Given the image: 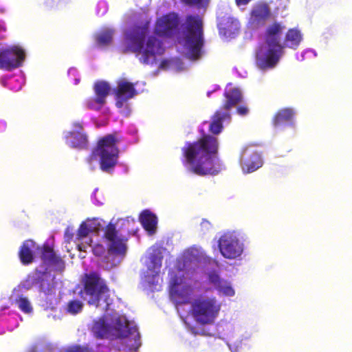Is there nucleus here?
<instances>
[{"mask_svg":"<svg viewBox=\"0 0 352 352\" xmlns=\"http://www.w3.org/2000/svg\"><path fill=\"white\" fill-rule=\"evenodd\" d=\"M218 150L217 138L205 134L197 141L186 142L182 148V163L195 175H217L221 170V163L217 156Z\"/></svg>","mask_w":352,"mask_h":352,"instance_id":"obj_1","label":"nucleus"},{"mask_svg":"<svg viewBox=\"0 0 352 352\" xmlns=\"http://www.w3.org/2000/svg\"><path fill=\"white\" fill-rule=\"evenodd\" d=\"M146 35V28L135 26L126 33L124 45L122 47V52L141 53L140 60L145 65H153L156 62V56L162 55L164 52L162 42L156 37L149 36L144 47V42Z\"/></svg>","mask_w":352,"mask_h":352,"instance_id":"obj_2","label":"nucleus"},{"mask_svg":"<svg viewBox=\"0 0 352 352\" xmlns=\"http://www.w3.org/2000/svg\"><path fill=\"white\" fill-rule=\"evenodd\" d=\"M120 142V139L116 133L100 138L92 155L87 160L89 163H91L94 156H97L99 157L100 169L103 172L111 173L118 161L120 150L118 144Z\"/></svg>","mask_w":352,"mask_h":352,"instance_id":"obj_3","label":"nucleus"},{"mask_svg":"<svg viewBox=\"0 0 352 352\" xmlns=\"http://www.w3.org/2000/svg\"><path fill=\"white\" fill-rule=\"evenodd\" d=\"M82 282L83 289L81 292L89 296L88 304L98 307L102 297L109 293L106 280L98 272L92 271L85 274Z\"/></svg>","mask_w":352,"mask_h":352,"instance_id":"obj_4","label":"nucleus"},{"mask_svg":"<svg viewBox=\"0 0 352 352\" xmlns=\"http://www.w3.org/2000/svg\"><path fill=\"white\" fill-rule=\"evenodd\" d=\"M186 41L193 58L200 56L204 45L203 23L199 15H188L186 19Z\"/></svg>","mask_w":352,"mask_h":352,"instance_id":"obj_5","label":"nucleus"},{"mask_svg":"<svg viewBox=\"0 0 352 352\" xmlns=\"http://www.w3.org/2000/svg\"><path fill=\"white\" fill-rule=\"evenodd\" d=\"M220 310V305L214 298H197L191 306V312L195 320L202 324L214 321Z\"/></svg>","mask_w":352,"mask_h":352,"instance_id":"obj_6","label":"nucleus"},{"mask_svg":"<svg viewBox=\"0 0 352 352\" xmlns=\"http://www.w3.org/2000/svg\"><path fill=\"white\" fill-rule=\"evenodd\" d=\"M283 49V45L265 43L259 46L255 56L257 67L263 70L274 67L284 53Z\"/></svg>","mask_w":352,"mask_h":352,"instance_id":"obj_7","label":"nucleus"},{"mask_svg":"<svg viewBox=\"0 0 352 352\" xmlns=\"http://www.w3.org/2000/svg\"><path fill=\"white\" fill-rule=\"evenodd\" d=\"M25 58V51L19 46L0 50V69L12 71L21 67Z\"/></svg>","mask_w":352,"mask_h":352,"instance_id":"obj_8","label":"nucleus"},{"mask_svg":"<svg viewBox=\"0 0 352 352\" xmlns=\"http://www.w3.org/2000/svg\"><path fill=\"white\" fill-rule=\"evenodd\" d=\"M218 247L221 255L228 259H235L243 253V245L231 232L224 233L218 240Z\"/></svg>","mask_w":352,"mask_h":352,"instance_id":"obj_9","label":"nucleus"},{"mask_svg":"<svg viewBox=\"0 0 352 352\" xmlns=\"http://www.w3.org/2000/svg\"><path fill=\"white\" fill-rule=\"evenodd\" d=\"M104 238L110 243L109 250L118 254L126 252V239L118 234L116 225L109 223L104 230Z\"/></svg>","mask_w":352,"mask_h":352,"instance_id":"obj_10","label":"nucleus"},{"mask_svg":"<svg viewBox=\"0 0 352 352\" xmlns=\"http://www.w3.org/2000/svg\"><path fill=\"white\" fill-rule=\"evenodd\" d=\"M179 20L177 14L172 12L158 19L155 32L160 36H171L177 30Z\"/></svg>","mask_w":352,"mask_h":352,"instance_id":"obj_11","label":"nucleus"},{"mask_svg":"<svg viewBox=\"0 0 352 352\" xmlns=\"http://www.w3.org/2000/svg\"><path fill=\"white\" fill-rule=\"evenodd\" d=\"M113 92L116 100V106L118 108H122L125 102L137 94L134 85L124 80L118 82Z\"/></svg>","mask_w":352,"mask_h":352,"instance_id":"obj_12","label":"nucleus"},{"mask_svg":"<svg viewBox=\"0 0 352 352\" xmlns=\"http://www.w3.org/2000/svg\"><path fill=\"white\" fill-rule=\"evenodd\" d=\"M192 292V289L190 285H179L176 280L170 285V295L177 304L189 303Z\"/></svg>","mask_w":352,"mask_h":352,"instance_id":"obj_13","label":"nucleus"},{"mask_svg":"<svg viewBox=\"0 0 352 352\" xmlns=\"http://www.w3.org/2000/svg\"><path fill=\"white\" fill-rule=\"evenodd\" d=\"M271 14L270 8L266 3L256 6L251 12L250 23L254 28L263 26Z\"/></svg>","mask_w":352,"mask_h":352,"instance_id":"obj_14","label":"nucleus"},{"mask_svg":"<svg viewBox=\"0 0 352 352\" xmlns=\"http://www.w3.org/2000/svg\"><path fill=\"white\" fill-rule=\"evenodd\" d=\"M285 27L280 23L274 22L269 25L264 34L265 43L267 45H282L280 36Z\"/></svg>","mask_w":352,"mask_h":352,"instance_id":"obj_15","label":"nucleus"},{"mask_svg":"<svg viewBox=\"0 0 352 352\" xmlns=\"http://www.w3.org/2000/svg\"><path fill=\"white\" fill-rule=\"evenodd\" d=\"M41 258L45 264L58 268H64L65 267L64 261L56 254L53 248L48 244H44L42 246Z\"/></svg>","mask_w":352,"mask_h":352,"instance_id":"obj_16","label":"nucleus"},{"mask_svg":"<svg viewBox=\"0 0 352 352\" xmlns=\"http://www.w3.org/2000/svg\"><path fill=\"white\" fill-rule=\"evenodd\" d=\"M294 111L290 108L279 109L272 118V124L275 128H283L294 125Z\"/></svg>","mask_w":352,"mask_h":352,"instance_id":"obj_17","label":"nucleus"},{"mask_svg":"<svg viewBox=\"0 0 352 352\" xmlns=\"http://www.w3.org/2000/svg\"><path fill=\"white\" fill-rule=\"evenodd\" d=\"M231 116L230 112H222L221 110H217L212 116V121L209 125V131L213 135L219 134L223 130V122L230 120Z\"/></svg>","mask_w":352,"mask_h":352,"instance_id":"obj_18","label":"nucleus"},{"mask_svg":"<svg viewBox=\"0 0 352 352\" xmlns=\"http://www.w3.org/2000/svg\"><path fill=\"white\" fill-rule=\"evenodd\" d=\"M226 100L222 104L221 109L222 112H230V110L239 103L242 100V95L240 90L233 88L224 93Z\"/></svg>","mask_w":352,"mask_h":352,"instance_id":"obj_19","label":"nucleus"},{"mask_svg":"<svg viewBox=\"0 0 352 352\" xmlns=\"http://www.w3.org/2000/svg\"><path fill=\"white\" fill-rule=\"evenodd\" d=\"M41 278L38 285L39 292L43 293L45 296L55 295L56 282L54 276L49 272H43Z\"/></svg>","mask_w":352,"mask_h":352,"instance_id":"obj_20","label":"nucleus"},{"mask_svg":"<svg viewBox=\"0 0 352 352\" xmlns=\"http://www.w3.org/2000/svg\"><path fill=\"white\" fill-rule=\"evenodd\" d=\"M115 325L119 338H124L129 336H136L138 334V329L135 327L130 326L129 322L126 319L122 320L118 318L116 319Z\"/></svg>","mask_w":352,"mask_h":352,"instance_id":"obj_21","label":"nucleus"},{"mask_svg":"<svg viewBox=\"0 0 352 352\" xmlns=\"http://www.w3.org/2000/svg\"><path fill=\"white\" fill-rule=\"evenodd\" d=\"M140 221L143 228L151 234L156 230L157 219L155 214L148 210H144L140 215Z\"/></svg>","mask_w":352,"mask_h":352,"instance_id":"obj_22","label":"nucleus"},{"mask_svg":"<svg viewBox=\"0 0 352 352\" xmlns=\"http://www.w3.org/2000/svg\"><path fill=\"white\" fill-rule=\"evenodd\" d=\"M35 243L31 240L25 241L19 251V256L21 262L23 265H29L33 262L34 253L32 248L34 247Z\"/></svg>","mask_w":352,"mask_h":352,"instance_id":"obj_23","label":"nucleus"},{"mask_svg":"<svg viewBox=\"0 0 352 352\" xmlns=\"http://www.w3.org/2000/svg\"><path fill=\"white\" fill-rule=\"evenodd\" d=\"M162 254L160 250L155 249L148 256V263H147L148 270L150 271L153 276L160 272L162 267Z\"/></svg>","mask_w":352,"mask_h":352,"instance_id":"obj_24","label":"nucleus"},{"mask_svg":"<svg viewBox=\"0 0 352 352\" xmlns=\"http://www.w3.org/2000/svg\"><path fill=\"white\" fill-rule=\"evenodd\" d=\"M110 91L109 85L104 81H99L94 85L96 102L102 106L106 102V98Z\"/></svg>","mask_w":352,"mask_h":352,"instance_id":"obj_25","label":"nucleus"},{"mask_svg":"<svg viewBox=\"0 0 352 352\" xmlns=\"http://www.w3.org/2000/svg\"><path fill=\"white\" fill-rule=\"evenodd\" d=\"M302 39V34L298 29H289L285 37V46L289 48L296 49Z\"/></svg>","mask_w":352,"mask_h":352,"instance_id":"obj_26","label":"nucleus"},{"mask_svg":"<svg viewBox=\"0 0 352 352\" xmlns=\"http://www.w3.org/2000/svg\"><path fill=\"white\" fill-rule=\"evenodd\" d=\"M72 140L69 142V146L72 148L79 149H86L88 146V138L85 133L81 132L72 131L69 135Z\"/></svg>","mask_w":352,"mask_h":352,"instance_id":"obj_27","label":"nucleus"},{"mask_svg":"<svg viewBox=\"0 0 352 352\" xmlns=\"http://www.w3.org/2000/svg\"><path fill=\"white\" fill-rule=\"evenodd\" d=\"M91 331L97 338H104L109 333V325L104 319L94 321Z\"/></svg>","mask_w":352,"mask_h":352,"instance_id":"obj_28","label":"nucleus"},{"mask_svg":"<svg viewBox=\"0 0 352 352\" xmlns=\"http://www.w3.org/2000/svg\"><path fill=\"white\" fill-rule=\"evenodd\" d=\"M43 274V272L36 270L28 274L22 283L23 287L25 289H30L34 286L38 287Z\"/></svg>","mask_w":352,"mask_h":352,"instance_id":"obj_29","label":"nucleus"},{"mask_svg":"<svg viewBox=\"0 0 352 352\" xmlns=\"http://www.w3.org/2000/svg\"><path fill=\"white\" fill-rule=\"evenodd\" d=\"M83 308V303L78 299H73L67 302L65 307L66 313L71 315H76L80 313Z\"/></svg>","mask_w":352,"mask_h":352,"instance_id":"obj_30","label":"nucleus"},{"mask_svg":"<svg viewBox=\"0 0 352 352\" xmlns=\"http://www.w3.org/2000/svg\"><path fill=\"white\" fill-rule=\"evenodd\" d=\"M262 165V162L258 155L252 156V160L250 162H245L243 165V170L247 173H251L257 170Z\"/></svg>","mask_w":352,"mask_h":352,"instance_id":"obj_31","label":"nucleus"},{"mask_svg":"<svg viewBox=\"0 0 352 352\" xmlns=\"http://www.w3.org/2000/svg\"><path fill=\"white\" fill-rule=\"evenodd\" d=\"M113 39V31L105 30L99 34L96 37V41L100 45H107Z\"/></svg>","mask_w":352,"mask_h":352,"instance_id":"obj_32","label":"nucleus"},{"mask_svg":"<svg viewBox=\"0 0 352 352\" xmlns=\"http://www.w3.org/2000/svg\"><path fill=\"white\" fill-rule=\"evenodd\" d=\"M16 303L19 308L25 314H29L32 311V307L28 300V298L20 296L16 300Z\"/></svg>","mask_w":352,"mask_h":352,"instance_id":"obj_33","label":"nucleus"},{"mask_svg":"<svg viewBox=\"0 0 352 352\" xmlns=\"http://www.w3.org/2000/svg\"><path fill=\"white\" fill-rule=\"evenodd\" d=\"M90 232L91 229L88 227L86 223L83 222L80 225V227L78 230L77 237L78 239L86 238Z\"/></svg>","mask_w":352,"mask_h":352,"instance_id":"obj_34","label":"nucleus"},{"mask_svg":"<svg viewBox=\"0 0 352 352\" xmlns=\"http://www.w3.org/2000/svg\"><path fill=\"white\" fill-rule=\"evenodd\" d=\"M217 289L227 296H232L234 294V289L231 286L227 285L225 281H223L221 287H219Z\"/></svg>","mask_w":352,"mask_h":352,"instance_id":"obj_35","label":"nucleus"},{"mask_svg":"<svg viewBox=\"0 0 352 352\" xmlns=\"http://www.w3.org/2000/svg\"><path fill=\"white\" fill-rule=\"evenodd\" d=\"M209 280L217 287H221L223 280L216 273H211L209 275Z\"/></svg>","mask_w":352,"mask_h":352,"instance_id":"obj_36","label":"nucleus"},{"mask_svg":"<svg viewBox=\"0 0 352 352\" xmlns=\"http://www.w3.org/2000/svg\"><path fill=\"white\" fill-rule=\"evenodd\" d=\"M87 107L91 110H100L102 106L96 102V97L91 98L87 101Z\"/></svg>","mask_w":352,"mask_h":352,"instance_id":"obj_37","label":"nucleus"},{"mask_svg":"<svg viewBox=\"0 0 352 352\" xmlns=\"http://www.w3.org/2000/svg\"><path fill=\"white\" fill-rule=\"evenodd\" d=\"M92 252L96 256H101L105 252V249L102 245L96 244L92 248Z\"/></svg>","mask_w":352,"mask_h":352,"instance_id":"obj_38","label":"nucleus"},{"mask_svg":"<svg viewBox=\"0 0 352 352\" xmlns=\"http://www.w3.org/2000/svg\"><path fill=\"white\" fill-rule=\"evenodd\" d=\"M188 5H204L207 4L209 0H183Z\"/></svg>","mask_w":352,"mask_h":352,"instance_id":"obj_39","label":"nucleus"},{"mask_svg":"<svg viewBox=\"0 0 352 352\" xmlns=\"http://www.w3.org/2000/svg\"><path fill=\"white\" fill-rule=\"evenodd\" d=\"M236 113L241 116H245L249 113V109L245 105L239 106L236 108Z\"/></svg>","mask_w":352,"mask_h":352,"instance_id":"obj_40","label":"nucleus"},{"mask_svg":"<svg viewBox=\"0 0 352 352\" xmlns=\"http://www.w3.org/2000/svg\"><path fill=\"white\" fill-rule=\"evenodd\" d=\"M91 242H92V240L89 239V243H81L80 244H78V250L86 252V248L88 246H89V247L91 246Z\"/></svg>","mask_w":352,"mask_h":352,"instance_id":"obj_41","label":"nucleus"},{"mask_svg":"<svg viewBox=\"0 0 352 352\" xmlns=\"http://www.w3.org/2000/svg\"><path fill=\"white\" fill-rule=\"evenodd\" d=\"M251 0H235L237 6H241V5H246L248 4Z\"/></svg>","mask_w":352,"mask_h":352,"instance_id":"obj_42","label":"nucleus"},{"mask_svg":"<svg viewBox=\"0 0 352 352\" xmlns=\"http://www.w3.org/2000/svg\"><path fill=\"white\" fill-rule=\"evenodd\" d=\"M6 128V124L5 122L0 121V132L3 131Z\"/></svg>","mask_w":352,"mask_h":352,"instance_id":"obj_43","label":"nucleus"},{"mask_svg":"<svg viewBox=\"0 0 352 352\" xmlns=\"http://www.w3.org/2000/svg\"><path fill=\"white\" fill-rule=\"evenodd\" d=\"M66 352H82L80 349H74L67 351Z\"/></svg>","mask_w":352,"mask_h":352,"instance_id":"obj_44","label":"nucleus"},{"mask_svg":"<svg viewBox=\"0 0 352 352\" xmlns=\"http://www.w3.org/2000/svg\"><path fill=\"white\" fill-rule=\"evenodd\" d=\"M75 126H77V127H78V128H80V129H82V124H80V123L75 124Z\"/></svg>","mask_w":352,"mask_h":352,"instance_id":"obj_45","label":"nucleus"},{"mask_svg":"<svg viewBox=\"0 0 352 352\" xmlns=\"http://www.w3.org/2000/svg\"><path fill=\"white\" fill-rule=\"evenodd\" d=\"M30 352H37L36 350H32Z\"/></svg>","mask_w":352,"mask_h":352,"instance_id":"obj_46","label":"nucleus"}]
</instances>
